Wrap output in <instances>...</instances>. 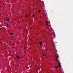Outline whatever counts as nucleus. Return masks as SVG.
Instances as JSON below:
<instances>
[{
    "mask_svg": "<svg viewBox=\"0 0 73 73\" xmlns=\"http://www.w3.org/2000/svg\"><path fill=\"white\" fill-rule=\"evenodd\" d=\"M46 24L48 27H49L50 33H53L54 31H53V30L52 29V27H51V25L49 24V21L46 22Z\"/></svg>",
    "mask_w": 73,
    "mask_h": 73,
    "instance_id": "f257e3e1",
    "label": "nucleus"
},
{
    "mask_svg": "<svg viewBox=\"0 0 73 73\" xmlns=\"http://www.w3.org/2000/svg\"><path fill=\"white\" fill-rule=\"evenodd\" d=\"M41 6L42 7V9L43 10V12H45L46 11L45 10V8H44V7H45V6L44 5V3H43V2H42L41 3Z\"/></svg>",
    "mask_w": 73,
    "mask_h": 73,
    "instance_id": "f03ea898",
    "label": "nucleus"
},
{
    "mask_svg": "<svg viewBox=\"0 0 73 73\" xmlns=\"http://www.w3.org/2000/svg\"><path fill=\"white\" fill-rule=\"evenodd\" d=\"M59 67H60V66H61V65L60 64V62H59Z\"/></svg>",
    "mask_w": 73,
    "mask_h": 73,
    "instance_id": "7ed1b4c3",
    "label": "nucleus"
},
{
    "mask_svg": "<svg viewBox=\"0 0 73 73\" xmlns=\"http://www.w3.org/2000/svg\"><path fill=\"white\" fill-rule=\"evenodd\" d=\"M17 58H18V59H19L20 58V57H19V56H17Z\"/></svg>",
    "mask_w": 73,
    "mask_h": 73,
    "instance_id": "20e7f679",
    "label": "nucleus"
},
{
    "mask_svg": "<svg viewBox=\"0 0 73 73\" xmlns=\"http://www.w3.org/2000/svg\"><path fill=\"white\" fill-rule=\"evenodd\" d=\"M40 45H42V42H40Z\"/></svg>",
    "mask_w": 73,
    "mask_h": 73,
    "instance_id": "39448f33",
    "label": "nucleus"
},
{
    "mask_svg": "<svg viewBox=\"0 0 73 73\" xmlns=\"http://www.w3.org/2000/svg\"><path fill=\"white\" fill-rule=\"evenodd\" d=\"M55 57L56 58V59H57V56L55 55Z\"/></svg>",
    "mask_w": 73,
    "mask_h": 73,
    "instance_id": "423d86ee",
    "label": "nucleus"
},
{
    "mask_svg": "<svg viewBox=\"0 0 73 73\" xmlns=\"http://www.w3.org/2000/svg\"><path fill=\"white\" fill-rule=\"evenodd\" d=\"M6 24H7V25H8V26H9V24H8L6 23Z\"/></svg>",
    "mask_w": 73,
    "mask_h": 73,
    "instance_id": "0eeeda50",
    "label": "nucleus"
},
{
    "mask_svg": "<svg viewBox=\"0 0 73 73\" xmlns=\"http://www.w3.org/2000/svg\"><path fill=\"white\" fill-rule=\"evenodd\" d=\"M55 68H56V69H57L58 68V67L56 66L55 67Z\"/></svg>",
    "mask_w": 73,
    "mask_h": 73,
    "instance_id": "6e6552de",
    "label": "nucleus"
},
{
    "mask_svg": "<svg viewBox=\"0 0 73 73\" xmlns=\"http://www.w3.org/2000/svg\"><path fill=\"white\" fill-rule=\"evenodd\" d=\"M40 12H41V10H38V12L40 13Z\"/></svg>",
    "mask_w": 73,
    "mask_h": 73,
    "instance_id": "1a4fd4ad",
    "label": "nucleus"
},
{
    "mask_svg": "<svg viewBox=\"0 0 73 73\" xmlns=\"http://www.w3.org/2000/svg\"><path fill=\"white\" fill-rule=\"evenodd\" d=\"M42 55H43V56H45V55H44V54H43Z\"/></svg>",
    "mask_w": 73,
    "mask_h": 73,
    "instance_id": "9d476101",
    "label": "nucleus"
},
{
    "mask_svg": "<svg viewBox=\"0 0 73 73\" xmlns=\"http://www.w3.org/2000/svg\"><path fill=\"white\" fill-rule=\"evenodd\" d=\"M34 14H33V15H32V16L33 17H34Z\"/></svg>",
    "mask_w": 73,
    "mask_h": 73,
    "instance_id": "9b49d317",
    "label": "nucleus"
},
{
    "mask_svg": "<svg viewBox=\"0 0 73 73\" xmlns=\"http://www.w3.org/2000/svg\"><path fill=\"white\" fill-rule=\"evenodd\" d=\"M12 34H13V33H10V35H12Z\"/></svg>",
    "mask_w": 73,
    "mask_h": 73,
    "instance_id": "f8f14e48",
    "label": "nucleus"
},
{
    "mask_svg": "<svg viewBox=\"0 0 73 73\" xmlns=\"http://www.w3.org/2000/svg\"><path fill=\"white\" fill-rule=\"evenodd\" d=\"M7 17H6V19H5V20H7Z\"/></svg>",
    "mask_w": 73,
    "mask_h": 73,
    "instance_id": "ddd939ff",
    "label": "nucleus"
},
{
    "mask_svg": "<svg viewBox=\"0 0 73 73\" xmlns=\"http://www.w3.org/2000/svg\"><path fill=\"white\" fill-rule=\"evenodd\" d=\"M56 61H58V60H57V59H56Z\"/></svg>",
    "mask_w": 73,
    "mask_h": 73,
    "instance_id": "4468645a",
    "label": "nucleus"
},
{
    "mask_svg": "<svg viewBox=\"0 0 73 73\" xmlns=\"http://www.w3.org/2000/svg\"><path fill=\"white\" fill-rule=\"evenodd\" d=\"M49 52H50V51H51V50H49Z\"/></svg>",
    "mask_w": 73,
    "mask_h": 73,
    "instance_id": "2eb2a0df",
    "label": "nucleus"
},
{
    "mask_svg": "<svg viewBox=\"0 0 73 73\" xmlns=\"http://www.w3.org/2000/svg\"><path fill=\"white\" fill-rule=\"evenodd\" d=\"M26 17H27V15H26Z\"/></svg>",
    "mask_w": 73,
    "mask_h": 73,
    "instance_id": "dca6fc26",
    "label": "nucleus"
},
{
    "mask_svg": "<svg viewBox=\"0 0 73 73\" xmlns=\"http://www.w3.org/2000/svg\"><path fill=\"white\" fill-rule=\"evenodd\" d=\"M24 49H25V47H24Z\"/></svg>",
    "mask_w": 73,
    "mask_h": 73,
    "instance_id": "f3484780",
    "label": "nucleus"
},
{
    "mask_svg": "<svg viewBox=\"0 0 73 73\" xmlns=\"http://www.w3.org/2000/svg\"><path fill=\"white\" fill-rule=\"evenodd\" d=\"M9 19H7V21H9Z\"/></svg>",
    "mask_w": 73,
    "mask_h": 73,
    "instance_id": "a211bd4d",
    "label": "nucleus"
},
{
    "mask_svg": "<svg viewBox=\"0 0 73 73\" xmlns=\"http://www.w3.org/2000/svg\"><path fill=\"white\" fill-rule=\"evenodd\" d=\"M3 13H4V14H5V12H4Z\"/></svg>",
    "mask_w": 73,
    "mask_h": 73,
    "instance_id": "6ab92c4d",
    "label": "nucleus"
},
{
    "mask_svg": "<svg viewBox=\"0 0 73 73\" xmlns=\"http://www.w3.org/2000/svg\"><path fill=\"white\" fill-rule=\"evenodd\" d=\"M52 38H53V36H52Z\"/></svg>",
    "mask_w": 73,
    "mask_h": 73,
    "instance_id": "aec40b11",
    "label": "nucleus"
},
{
    "mask_svg": "<svg viewBox=\"0 0 73 73\" xmlns=\"http://www.w3.org/2000/svg\"><path fill=\"white\" fill-rule=\"evenodd\" d=\"M18 43H19V42H18Z\"/></svg>",
    "mask_w": 73,
    "mask_h": 73,
    "instance_id": "412c9836",
    "label": "nucleus"
},
{
    "mask_svg": "<svg viewBox=\"0 0 73 73\" xmlns=\"http://www.w3.org/2000/svg\"><path fill=\"white\" fill-rule=\"evenodd\" d=\"M45 56H46V54H45Z\"/></svg>",
    "mask_w": 73,
    "mask_h": 73,
    "instance_id": "4be33fe9",
    "label": "nucleus"
},
{
    "mask_svg": "<svg viewBox=\"0 0 73 73\" xmlns=\"http://www.w3.org/2000/svg\"><path fill=\"white\" fill-rule=\"evenodd\" d=\"M49 56L50 57V56Z\"/></svg>",
    "mask_w": 73,
    "mask_h": 73,
    "instance_id": "5701e85b",
    "label": "nucleus"
},
{
    "mask_svg": "<svg viewBox=\"0 0 73 73\" xmlns=\"http://www.w3.org/2000/svg\"><path fill=\"white\" fill-rule=\"evenodd\" d=\"M19 2H18L17 3H18Z\"/></svg>",
    "mask_w": 73,
    "mask_h": 73,
    "instance_id": "b1692460",
    "label": "nucleus"
},
{
    "mask_svg": "<svg viewBox=\"0 0 73 73\" xmlns=\"http://www.w3.org/2000/svg\"><path fill=\"white\" fill-rule=\"evenodd\" d=\"M34 73H35V72Z\"/></svg>",
    "mask_w": 73,
    "mask_h": 73,
    "instance_id": "393cba45",
    "label": "nucleus"
}]
</instances>
